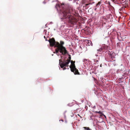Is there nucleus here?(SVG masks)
<instances>
[{"instance_id": "1", "label": "nucleus", "mask_w": 130, "mask_h": 130, "mask_svg": "<svg viewBox=\"0 0 130 130\" xmlns=\"http://www.w3.org/2000/svg\"><path fill=\"white\" fill-rule=\"evenodd\" d=\"M66 5L63 3L56 4L55 7L58 11L61 12L63 14V19H67L68 22L72 25L75 24L77 21V20L73 16L71 15L70 9L66 8Z\"/></svg>"}, {"instance_id": "8", "label": "nucleus", "mask_w": 130, "mask_h": 130, "mask_svg": "<svg viewBox=\"0 0 130 130\" xmlns=\"http://www.w3.org/2000/svg\"><path fill=\"white\" fill-rule=\"evenodd\" d=\"M83 128L85 130H91V129H90L89 127H84Z\"/></svg>"}, {"instance_id": "20", "label": "nucleus", "mask_w": 130, "mask_h": 130, "mask_svg": "<svg viewBox=\"0 0 130 130\" xmlns=\"http://www.w3.org/2000/svg\"><path fill=\"white\" fill-rule=\"evenodd\" d=\"M78 116H80V115H78Z\"/></svg>"}, {"instance_id": "15", "label": "nucleus", "mask_w": 130, "mask_h": 130, "mask_svg": "<svg viewBox=\"0 0 130 130\" xmlns=\"http://www.w3.org/2000/svg\"><path fill=\"white\" fill-rule=\"evenodd\" d=\"M103 116H104V117H105V118H106V117L105 116V115H104L103 114H102V115H101V116H103Z\"/></svg>"}, {"instance_id": "10", "label": "nucleus", "mask_w": 130, "mask_h": 130, "mask_svg": "<svg viewBox=\"0 0 130 130\" xmlns=\"http://www.w3.org/2000/svg\"><path fill=\"white\" fill-rule=\"evenodd\" d=\"M96 112L97 113L100 114H101V115H102V114H103L101 111H96Z\"/></svg>"}, {"instance_id": "18", "label": "nucleus", "mask_w": 130, "mask_h": 130, "mask_svg": "<svg viewBox=\"0 0 130 130\" xmlns=\"http://www.w3.org/2000/svg\"><path fill=\"white\" fill-rule=\"evenodd\" d=\"M61 120L62 121V122H63V120L62 119Z\"/></svg>"}, {"instance_id": "3", "label": "nucleus", "mask_w": 130, "mask_h": 130, "mask_svg": "<svg viewBox=\"0 0 130 130\" xmlns=\"http://www.w3.org/2000/svg\"><path fill=\"white\" fill-rule=\"evenodd\" d=\"M93 0H83L82 1V6L85 9H87L89 8L90 5L94 3Z\"/></svg>"}, {"instance_id": "14", "label": "nucleus", "mask_w": 130, "mask_h": 130, "mask_svg": "<svg viewBox=\"0 0 130 130\" xmlns=\"http://www.w3.org/2000/svg\"><path fill=\"white\" fill-rule=\"evenodd\" d=\"M117 2H122L124 1V0H117Z\"/></svg>"}, {"instance_id": "6", "label": "nucleus", "mask_w": 130, "mask_h": 130, "mask_svg": "<svg viewBox=\"0 0 130 130\" xmlns=\"http://www.w3.org/2000/svg\"><path fill=\"white\" fill-rule=\"evenodd\" d=\"M110 55V61H112V60L113 61L115 60L114 59L115 58V53L112 52H111L110 53L109 56Z\"/></svg>"}, {"instance_id": "7", "label": "nucleus", "mask_w": 130, "mask_h": 130, "mask_svg": "<svg viewBox=\"0 0 130 130\" xmlns=\"http://www.w3.org/2000/svg\"><path fill=\"white\" fill-rule=\"evenodd\" d=\"M101 2H99L98 3L96 4L95 6V7H99L101 4Z\"/></svg>"}, {"instance_id": "17", "label": "nucleus", "mask_w": 130, "mask_h": 130, "mask_svg": "<svg viewBox=\"0 0 130 130\" xmlns=\"http://www.w3.org/2000/svg\"><path fill=\"white\" fill-rule=\"evenodd\" d=\"M94 10L95 11H96V10H97V8H95L94 9Z\"/></svg>"}, {"instance_id": "2", "label": "nucleus", "mask_w": 130, "mask_h": 130, "mask_svg": "<svg viewBox=\"0 0 130 130\" xmlns=\"http://www.w3.org/2000/svg\"><path fill=\"white\" fill-rule=\"evenodd\" d=\"M48 41L49 42L50 46H54L55 47H57L55 50V52L56 54L60 52L63 55H64L68 53L66 47L63 46L64 44L63 41H61L59 43L58 42H56L54 38H50Z\"/></svg>"}, {"instance_id": "16", "label": "nucleus", "mask_w": 130, "mask_h": 130, "mask_svg": "<svg viewBox=\"0 0 130 130\" xmlns=\"http://www.w3.org/2000/svg\"><path fill=\"white\" fill-rule=\"evenodd\" d=\"M62 68H63V70H65L66 69V68L65 67L63 68V67Z\"/></svg>"}, {"instance_id": "4", "label": "nucleus", "mask_w": 130, "mask_h": 130, "mask_svg": "<svg viewBox=\"0 0 130 130\" xmlns=\"http://www.w3.org/2000/svg\"><path fill=\"white\" fill-rule=\"evenodd\" d=\"M75 61L72 60L71 61V65L70 66L71 72H73L75 75H79V73L78 72V70L77 69L75 64Z\"/></svg>"}, {"instance_id": "21", "label": "nucleus", "mask_w": 130, "mask_h": 130, "mask_svg": "<svg viewBox=\"0 0 130 130\" xmlns=\"http://www.w3.org/2000/svg\"><path fill=\"white\" fill-rule=\"evenodd\" d=\"M46 41H47V40H46Z\"/></svg>"}, {"instance_id": "11", "label": "nucleus", "mask_w": 130, "mask_h": 130, "mask_svg": "<svg viewBox=\"0 0 130 130\" xmlns=\"http://www.w3.org/2000/svg\"><path fill=\"white\" fill-rule=\"evenodd\" d=\"M112 1L113 2L115 3H116L117 2V0H112Z\"/></svg>"}, {"instance_id": "5", "label": "nucleus", "mask_w": 130, "mask_h": 130, "mask_svg": "<svg viewBox=\"0 0 130 130\" xmlns=\"http://www.w3.org/2000/svg\"><path fill=\"white\" fill-rule=\"evenodd\" d=\"M69 59L67 60V61H64L63 63H60V66L61 68H63L64 67H68V64L71 61V57H69Z\"/></svg>"}, {"instance_id": "19", "label": "nucleus", "mask_w": 130, "mask_h": 130, "mask_svg": "<svg viewBox=\"0 0 130 130\" xmlns=\"http://www.w3.org/2000/svg\"><path fill=\"white\" fill-rule=\"evenodd\" d=\"M44 38H45V36H44Z\"/></svg>"}, {"instance_id": "13", "label": "nucleus", "mask_w": 130, "mask_h": 130, "mask_svg": "<svg viewBox=\"0 0 130 130\" xmlns=\"http://www.w3.org/2000/svg\"><path fill=\"white\" fill-rule=\"evenodd\" d=\"M64 61L62 62L61 60V59L59 60V64H60L61 62H62L61 63H63Z\"/></svg>"}, {"instance_id": "9", "label": "nucleus", "mask_w": 130, "mask_h": 130, "mask_svg": "<svg viewBox=\"0 0 130 130\" xmlns=\"http://www.w3.org/2000/svg\"><path fill=\"white\" fill-rule=\"evenodd\" d=\"M122 3V2H117L116 3L119 4H121Z\"/></svg>"}, {"instance_id": "12", "label": "nucleus", "mask_w": 130, "mask_h": 130, "mask_svg": "<svg viewBox=\"0 0 130 130\" xmlns=\"http://www.w3.org/2000/svg\"><path fill=\"white\" fill-rule=\"evenodd\" d=\"M102 48H100V49H99L98 50H97L98 51H102Z\"/></svg>"}]
</instances>
